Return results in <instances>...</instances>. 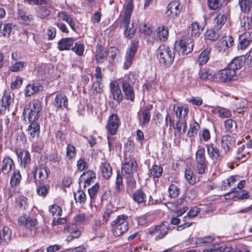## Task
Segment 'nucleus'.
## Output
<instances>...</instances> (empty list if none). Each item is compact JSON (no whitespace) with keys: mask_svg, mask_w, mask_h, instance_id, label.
I'll return each mask as SVG.
<instances>
[{"mask_svg":"<svg viewBox=\"0 0 252 252\" xmlns=\"http://www.w3.org/2000/svg\"><path fill=\"white\" fill-rule=\"evenodd\" d=\"M138 46V41L135 39L131 41L130 45L128 47L126 53L125 61L123 66L124 69H127L132 65Z\"/></svg>","mask_w":252,"mask_h":252,"instance_id":"obj_5","label":"nucleus"},{"mask_svg":"<svg viewBox=\"0 0 252 252\" xmlns=\"http://www.w3.org/2000/svg\"><path fill=\"white\" fill-rule=\"evenodd\" d=\"M18 19L21 20V23L28 25L32 20V16L23 10H18Z\"/></svg>","mask_w":252,"mask_h":252,"instance_id":"obj_34","label":"nucleus"},{"mask_svg":"<svg viewBox=\"0 0 252 252\" xmlns=\"http://www.w3.org/2000/svg\"><path fill=\"white\" fill-rule=\"evenodd\" d=\"M13 168H14L13 160L9 157H5L2 160L1 171L4 174H7Z\"/></svg>","mask_w":252,"mask_h":252,"instance_id":"obj_19","label":"nucleus"},{"mask_svg":"<svg viewBox=\"0 0 252 252\" xmlns=\"http://www.w3.org/2000/svg\"><path fill=\"white\" fill-rule=\"evenodd\" d=\"M241 9L243 12L249 11L252 6V0H239Z\"/></svg>","mask_w":252,"mask_h":252,"instance_id":"obj_51","label":"nucleus"},{"mask_svg":"<svg viewBox=\"0 0 252 252\" xmlns=\"http://www.w3.org/2000/svg\"><path fill=\"white\" fill-rule=\"evenodd\" d=\"M130 21H128L127 22H125L124 20H123L122 24L125 27V30L124 31V35L127 38H131L134 35L136 28L133 27V24H129Z\"/></svg>","mask_w":252,"mask_h":252,"instance_id":"obj_25","label":"nucleus"},{"mask_svg":"<svg viewBox=\"0 0 252 252\" xmlns=\"http://www.w3.org/2000/svg\"><path fill=\"white\" fill-rule=\"evenodd\" d=\"M32 174L35 181H38L40 184L44 182L48 177V170L45 167H34L32 170Z\"/></svg>","mask_w":252,"mask_h":252,"instance_id":"obj_9","label":"nucleus"},{"mask_svg":"<svg viewBox=\"0 0 252 252\" xmlns=\"http://www.w3.org/2000/svg\"><path fill=\"white\" fill-rule=\"evenodd\" d=\"M173 110L175 112L176 116L180 119H185L189 112V109L187 107H183L179 105H174Z\"/></svg>","mask_w":252,"mask_h":252,"instance_id":"obj_36","label":"nucleus"},{"mask_svg":"<svg viewBox=\"0 0 252 252\" xmlns=\"http://www.w3.org/2000/svg\"><path fill=\"white\" fill-rule=\"evenodd\" d=\"M215 29L208 30L205 33V37L211 41H216L220 37V33L218 31L216 32Z\"/></svg>","mask_w":252,"mask_h":252,"instance_id":"obj_42","label":"nucleus"},{"mask_svg":"<svg viewBox=\"0 0 252 252\" xmlns=\"http://www.w3.org/2000/svg\"><path fill=\"white\" fill-rule=\"evenodd\" d=\"M76 149L74 145L68 144L66 148V157L70 160L72 161L76 156Z\"/></svg>","mask_w":252,"mask_h":252,"instance_id":"obj_48","label":"nucleus"},{"mask_svg":"<svg viewBox=\"0 0 252 252\" xmlns=\"http://www.w3.org/2000/svg\"><path fill=\"white\" fill-rule=\"evenodd\" d=\"M132 77V75L129 74L126 75L123 78L120 79V82L121 84L125 98L131 101H133L135 98L134 91L131 79V78Z\"/></svg>","mask_w":252,"mask_h":252,"instance_id":"obj_4","label":"nucleus"},{"mask_svg":"<svg viewBox=\"0 0 252 252\" xmlns=\"http://www.w3.org/2000/svg\"><path fill=\"white\" fill-rule=\"evenodd\" d=\"M199 128V125L196 122H193L190 124V128L188 132V135L189 137H194L197 134Z\"/></svg>","mask_w":252,"mask_h":252,"instance_id":"obj_47","label":"nucleus"},{"mask_svg":"<svg viewBox=\"0 0 252 252\" xmlns=\"http://www.w3.org/2000/svg\"><path fill=\"white\" fill-rule=\"evenodd\" d=\"M74 196L76 202L81 203L86 200V194L82 190H78L77 192H74Z\"/></svg>","mask_w":252,"mask_h":252,"instance_id":"obj_57","label":"nucleus"},{"mask_svg":"<svg viewBox=\"0 0 252 252\" xmlns=\"http://www.w3.org/2000/svg\"><path fill=\"white\" fill-rule=\"evenodd\" d=\"M42 86L37 83L29 84L27 86L25 89V95L27 96H31L34 94L42 91Z\"/></svg>","mask_w":252,"mask_h":252,"instance_id":"obj_28","label":"nucleus"},{"mask_svg":"<svg viewBox=\"0 0 252 252\" xmlns=\"http://www.w3.org/2000/svg\"><path fill=\"white\" fill-rule=\"evenodd\" d=\"M149 171L151 176L155 178L160 177L163 170L160 166L158 165H154L152 166V168L149 170Z\"/></svg>","mask_w":252,"mask_h":252,"instance_id":"obj_45","label":"nucleus"},{"mask_svg":"<svg viewBox=\"0 0 252 252\" xmlns=\"http://www.w3.org/2000/svg\"><path fill=\"white\" fill-rule=\"evenodd\" d=\"M211 50V47H207L201 53L197 59L199 64H204L207 63L210 58Z\"/></svg>","mask_w":252,"mask_h":252,"instance_id":"obj_31","label":"nucleus"},{"mask_svg":"<svg viewBox=\"0 0 252 252\" xmlns=\"http://www.w3.org/2000/svg\"><path fill=\"white\" fill-rule=\"evenodd\" d=\"M119 125L120 121L118 116L113 114L109 116L106 127L109 133L113 135L116 134Z\"/></svg>","mask_w":252,"mask_h":252,"instance_id":"obj_8","label":"nucleus"},{"mask_svg":"<svg viewBox=\"0 0 252 252\" xmlns=\"http://www.w3.org/2000/svg\"><path fill=\"white\" fill-rule=\"evenodd\" d=\"M189 29L191 30L192 36H198L203 31V28L197 22H193L189 26Z\"/></svg>","mask_w":252,"mask_h":252,"instance_id":"obj_38","label":"nucleus"},{"mask_svg":"<svg viewBox=\"0 0 252 252\" xmlns=\"http://www.w3.org/2000/svg\"><path fill=\"white\" fill-rule=\"evenodd\" d=\"M50 14V11L48 8L44 6H41L39 8L38 16L40 18H45L49 16Z\"/></svg>","mask_w":252,"mask_h":252,"instance_id":"obj_63","label":"nucleus"},{"mask_svg":"<svg viewBox=\"0 0 252 252\" xmlns=\"http://www.w3.org/2000/svg\"><path fill=\"white\" fill-rule=\"evenodd\" d=\"M182 9L179 1H172L167 6L165 15L168 19L173 21L180 14Z\"/></svg>","mask_w":252,"mask_h":252,"instance_id":"obj_6","label":"nucleus"},{"mask_svg":"<svg viewBox=\"0 0 252 252\" xmlns=\"http://www.w3.org/2000/svg\"><path fill=\"white\" fill-rule=\"evenodd\" d=\"M226 19L227 16L223 11L219 12L214 20V29L219 31L225 23Z\"/></svg>","mask_w":252,"mask_h":252,"instance_id":"obj_18","label":"nucleus"},{"mask_svg":"<svg viewBox=\"0 0 252 252\" xmlns=\"http://www.w3.org/2000/svg\"><path fill=\"white\" fill-rule=\"evenodd\" d=\"M57 17L60 20L65 21L68 23L73 31H75V23L70 15L66 12L63 11H60L58 13Z\"/></svg>","mask_w":252,"mask_h":252,"instance_id":"obj_21","label":"nucleus"},{"mask_svg":"<svg viewBox=\"0 0 252 252\" xmlns=\"http://www.w3.org/2000/svg\"><path fill=\"white\" fill-rule=\"evenodd\" d=\"M108 55L107 51L101 46H97L95 52V59L97 62L105 58Z\"/></svg>","mask_w":252,"mask_h":252,"instance_id":"obj_40","label":"nucleus"},{"mask_svg":"<svg viewBox=\"0 0 252 252\" xmlns=\"http://www.w3.org/2000/svg\"><path fill=\"white\" fill-rule=\"evenodd\" d=\"M68 99L66 96L62 94H58L53 102L55 107L58 110H63L64 109H67L68 108Z\"/></svg>","mask_w":252,"mask_h":252,"instance_id":"obj_12","label":"nucleus"},{"mask_svg":"<svg viewBox=\"0 0 252 252\" xmlns=\"http://www.w3.org/2000/svg\"><path fill=\"white\" fill-rule=\"evenodd\" d=\"M71 50L77 55L82 56L84 51V46L83 44L76 43Z\"/></svg>","mask_w":252,"mask_h":252,"instance_id":"obj_61","label":"nucleus"},{"mask_svg":"<svg viewBox=\"0 0 252 252\" xmlns=\"http://www.w3.org/2000/svg\"><path fill=\"white\" fill-rule=\"evenodd\" d=\"M159 62L165 67L171 65L174 60V53L171 50L165 45H161L157 50Z\"/></svg>","mask_w":252,"mask_h":252,"instance_id":"obj_2","label":"nucleus"},{"mask_svg":"<svg viewBox=\"0 0 252 252\" xmlns=\"http://www.w3.org/2000/svg\"><path fill=\"white\" fill-rule=\"evenodd\" d=\"M241 25L245 30H248L250 31V32H252V18L244 17L241 22Z\"/></svg>","mask_w":252,"mask_h":252,"instance_id":"obj_52","label":"nucleus"},{"mask_svg":"<svg viewBox=\"0 0 252 252\" xmlns=\"http://www.w3.org/2000/svg\"><path fill=\"white\" fill-rule=\"evenodd\" d=\"M208 5L210 9L216 10L222 5V0H208Z\"/></svg>","mask_w":252,"mask_h":252,"instance_id":"obj_58","label":"nucleus"},{"mask_svg":"<svg viewBox=\"0 0 252 252\" xmlns=\"http://www.w3.org/2000/svg\"><path fill=\"white\" fill-rule=\"evenodd\" d=\"M169 196L172 198L177 197L180 193V188L174 184L171 185L168 188Z\"/></svg>","mask_w":252,"mask_h":252,"instance_id":"obj_54","label":"nucleus"},{"mask_svg":"<svg viewBox=\"0 0 252 252\" xmlns=\"http://www.w3.org/2000/svg\"><path fill=\"white\" fill-rule=\"evenodd\" d=\"M232 138L229 135L223 136L220 140V146L223 152L226 154L230 150L232 145Z\"/></svg>","mask_w":252,"mask_h":252,"instance_id":"obj_26","label":"nucleus"},{"mask_svg":"<svg viewBox=\"0 0 252 252\" xmlns=\"http://www.w3.org/2000/svg\"><path fill=\"white\" fill-rule=\"evenodd\" d=\"M49 212L52 214L53 220H65L64 217H62V210L61 208L57 205H53L49 207Z\"/></svg>","mask_w":252,"mask_h":252,"instance_id":"obj_23","label":"nucleus"},{"mask_svg":"<svg viewBox=\"0 0 252 252\" xmlns=\"http://www.w3.org/2000/svg\"><path fill=\"white\" fill-rule=\"evenodd\" d=\"M196 162H207L204 148L199 149L196 153Z\"/></svg>","mask_w":252,"mask_h":252,"instance_id":"obj_55","label":"nucleus"},{"mask_svg":"<svg viewBox=\"0 0 252 252\" xmlns=\"http://www.w3.org/2000/svg\"><path fill=\"white\" fill-rule=\"evenodd\" d=\"M199 76L201 80L206 81L212 79L214 74L210 69L204 68L200 71Z\"/></svg>","mask_w":252,"mask_h":252,"instance_id":"obj_37","label":"nucleus"},{"mask_svg":"<svg viewBox=\"0 0 252 252\" xmlns=\"http://www.w3.org/2000/svg\"><path fill=\"white\" fill-rule=\"evenodd\" d=\"M111 225L113 233L116 237L122 235L128 228L127 221H112Z\"/></svg>","mask_w":252,"mask_h":252,"instance_id":"obj_10","label":"nucleus"},{"mask_svg":"<svg viewBox=\"0 0 252 252\" xmlns=\"http://www.w3.org/2000/svg\"><path fill=\"white\" fill-rule=\"evenodd\" d=\"M11 232L9 228L4 226L1 231H0V244L6 245L11 239Z\"/></svg>","mask_w":252,"mask_h":252,"instance_id":"obj_27","label":"nucleus"},{"mask_svg":"<svg viewBox=\"0 0 252 252\" xmlns=\"http://www.w3.org/2000/svg\"><path fill=\"white\" fill-rule=\"evenodd\" d=\"M40 126L38 124L33 122L28 126L27 131L32 138L37 137L39 134Z\"/></svg>","mask_w":252,"mask_h":252,"instance_id":"obj_33","label":"nucleus"},{"mask_svg":"<svg viewBox=\"0 0 252 252\" xmlns=\"http://www.w3.org/2000/svg\"><path fill=\"white\" fill-rule=\"evenodd\" d=\"M137 163L134 158H126L122 166V172L131 175L136 171Z\"/></svg>","mask_w":252,"mask_h":252,"instance_id":"obj_7","label":"nucleus"},{"mask_svg":"<svg viewBox=\"0 0 252 252\" xmlns=\"http://www.w3.org/2000/svg\"><path fill=\"white\" fill-rule=\"evenodd\" d=\"M132 1L133 0H126V3L124 5L125 16L123 20H124L125 22L130 21L131 15L133 9Z\"/></svg>","mask_w":252,"mask_h":252,"instance_id":"obj_29","label":"nucleus"},{"mask_svg":"<svg viewBox=\"0 0 252 252\" xmlns=\"http://www.w3.org/2000/svg\"><path fill=\"white\" fill-rule=\"evenodd\" d=\"M235 71L230 68L228 66L227 68L220 70L219 72V78L223 82L230 81L235 79Z\"/></svg>","mask_w":252,"mask_h":252,"instance_id":"obj_16","label":"nucleus"},{"mask_svg":"<svg viewBox=\"0 0 252 252\" xmlns=\"http://www.w3.org/2000/svg\"><path fill=\"white\" fill-rule=\"evenodd\" d=\"M239 40L238 49L243 50L246 48L252 40V32H247L241 34Z\"/></svg>","mask_w":252,"mask_h":252,"instance_id":"obj_15","label":"nucleus"},{"mask_svg":"<svg viewBox=\"0 0 252 252\" xmlns=\"http://www.w3.org/2000/svg\"><path fill=\"white\" fill-rule=\"evenodd\" d=\"M146 194L142 190H137L133 194V200L138 203L145 201Z\"/></svg>","mask_w":252,"mask_h":252,"instance_id":"obj_49","label":"nucleus"},{"mask_svg":"<svg viewBox=\"0 0 252 252\" xmlns=\"http://www.w3.org/2000/svg\"><path fill=\"white\" fill-rule=\"evenodd\" d=\"M41 110L40 102L38 100L32 101L26 104L23 111L25 118H28L31 122H34L38 119Z\"/></svg>","mask_w":252,"mask_h":252,"instance_id":"obj_1","label":"nucleus"},{"mask_svg":"<svg viewBox=\"0 0 252 252\" xmlns=\"http://www.w3.org/2000/svg\"><path fill=\"white\" fill-rule=\"evenodd\" d=\"M12 30V25L8 23L4 24L2 29L0 28V37H8Z\"/></svg>","mask_w":252,"mask_h":252,"instance_id":"obj_50","label":"nucleus"},{"mask_svg":"<svg viewBox=\"0 0 252 252\" xmlns=\"http://www.w3.org/2000/svg\"><path fill=\"white\" fill-rule=\"evenodd\" d=\"M109 87L113 99L120 103L123 99V95L120 89L118 82L116 81H111L110 83Z\"/></svg>","mask_w":252,"mask_h":252,"instance_id":"obj_11","label":"nucleus"},{"mask_svg":"<svg viewBox=\"0 0 252 252\" xmlns=\"http://www.w3.org/2000/svg\"><path fill=\"white\" fill-rule=\"evenodd\" d=\"M65 229L71 234L67 238L68 241H70L74 238H78L81 235L80 231L74 223H71L67 227H65Z\"/></svg>","mask_w":252,"mask_h":252,"instance_id":"obj_24","label":"nucleus"},{"mask_svg":"<svg viewBox=\"0 0 252 252\" xmlns=\"http://www.w3.org/2000/svg\"><path fill=\"white\" fill-rule=\"evenodd\" d=\"M212 113L221 118H228L231 116V111L225 108L217 107L211 110Z\"/></svg>","mask_w":252,"mask_h":252,"instance_id":"obj_22","label":"nucleus"},{"mask_svg":"<svg viewBox=\"0 0 252 252\" xmlns=\"http://www.w3.org/2000/svg\"><path fill=\"white\" fill-rule=\"evenodd\" d=\"M244 62L240 58H235L233 59L230 63L228 64V66L235 71L236 70L239 69L243 65Z\"/></svg>","mask_w":252,"mask_h":252,"instance_id":"obj_39","label":"nucleus"},{"mask_svg":"<svg viewBox=\"0 0 252 252\" xmlns=\"http://www.w3.org/2000/svg\"><path fill=\"white\" fill-rule=\"evenodd\" d=\"M95 179V173L92 171L84 172L79 178L80 183L84 182V186L86 187L87 185H90L92 181Z\"/></svg>","mask_w":252,"mask_h":252,"instance_id":"obj_20","label":"nucleus"},{"mask_svg":"<svg viewBox=\"0 0 252 252\" xmlns=\"http://www.w3.org/2000/svg\"><path fill=\"white\" fill-rule=\"evenodd\" d=\"M75 38L73 37L63 38L58 43V47L60 51L68 50L73 45Z\"/></svg>","mask_w":252,"mask_h":252,"instance_id":"obj_17","label":"nucleus"},{"mask_svg":"<svg viewBox=\"0 0 252 252\" xmlns=\"http://www.w3.org/2000/svg\"><path fill=\"white\" fill-rule=\"evenodd\" d=\"M15 152L18 157H21L22 159V161L26 164L30 162V154L29 152L27 150H23L22 152L19 153L17 149L15 150Z\"/></svg>","mask_w":252,"mask_h":252,"instance_id":"obj_46","label":"nucleus"},{"mask_svg":"<svg viewBox=\"0 0 252 252\" xmlns=\"http://www.w3.org/2000/svg\"><path fill=\"white\" fill-rule=\"evenodd\" d=\"M207 154L210 158L213 160L219 161L222 158V155L220 153L219 150L215 147L212 143L206 145Z\"/></svg>","mask_w":252,"mask_h":252,"instance_id":"obj_14","label":"nucleus"},{"mask_svg":"<svg viewBox=\"0 0 252 252\" xmlns=\"http://www.w3.org/2000/svg\"><path fill=\"white\" fill-rule=\"evenodd\" d=\"M27 63L24 62H16L11 65L9 69L12 72H18L22 70L23 68L26 66Z\"/></svg>","mask_w":252,"mask_h":252,"instance_id":"obj_56","label":"nucleus"},{"mask_svg":"<svg viewBox=\"0 0 252 252\" xmlns=\"http://www.w3.org/2000/svg\"><path fill=\"white\" fill-rule=\"evenodd\" d=\"M100 167L102 177L105 179H108L112 174L110 165L109 163L104 162L101 164Z\"/></svg>","mask_w":252,"mask_h":252,"instance_id":"obj_35","label":"nucleus"},{"mask_svg":"<svg viewBox=\"0 0 252 252\" xmlns=\"http://www.w3.org/2000/svg\"><path fill=\"white\" fill-rule=\"evenodd\" d=\"M224 126L228 130H231L236 127V123L232 119H227L224 121Z\"/></svg>","mask_w":252,"mask_h":252,"instance_id":"obj_64","label":"nucleus"},{"mask_svg":"<svg viewBox=\"0 0 252 252\" xmlns=\"http://www.w3.org/2000/svg\"><path fill=\"white\" fill-rule=\"evenodd\" d=\"M185 177L191 185H194L196 182V177L191 169H186L185 171Z\"/></svg>","mask_w":252,"mask_h":252,"instance_id":"obj_41","label":"nucleus"},{"mask_svg":"<svg viewBox=\"0 0 252 252\" xmlns=\"http://www.w3.org/2000/svg\"><path fill=\"white\" fill-rule=\"evenodd\" d=\"M166 225L165 224L164 222L161 224L160 225H157L155 226V231H149V232L151 234H153L155 233V232L158 231V230L160 231L159 234L157 235L156 237V240H159L162 238H163L167 233Z\"/></svg>","mask_w":252,"mask_h":252,"instance_id":"obj_32","label":"nucleus"},{"mask_svg":"<svg viewBox=\"0 0 252 252\" xmlns=\"http://www.w3.org/2000/svg\"><path fill=\"white\" fill-rule=\"evenodd\" d=\"M150 110V108H146L142 111L140 114H138L139 123L141 126H145L149 123L151 118Z\"/></svg>","mask_w":252,"mask_h":252,"instance_id":"obj_30","label":"nucleus"},{"mask_svg":"<svg viewBox=\"0 0 252 252\" xmlns=\"http://www.w3.org/2000/svg\"><path fill=\"white\" fill-rule=\"evenodd\" d=\"M14 103V94L9 90L4 92L2 97V107L5 111L10 110V108Z\"/></svg>","mask_w":252,"mask_h":252,"instance_id":"obj_13","label":"nucleus"},{"mask_svg":"<svg viewBox=\"0 0 252 252\" xmlns=\"http://www.w3.org/2000/svg\"><path fill=\"white\" fill-rule=\"evenodd\" d=\"M228 45L224 39L222 38L217 43V48L220 52L223 53L228 49Z\"/></svg>","mask_w":252,"mask_h":252,"instance_id":"obj_62","label":"nucleus"},{"mask_svg":"<svg viewBox=\"0 0 252 252\" xmlns=\"http://www.w3.org/2000/svg\"><path fill=\"white\" fill-rule=\"evenodd\" d=\"M16 203L21 208L26 209L28 207L27 198L24 196H20L16 199Z\"/></svg>","mask_w":252,"mask_h":252,"instance_id":"obj_59","label":"nucleus"},{"mask_svg":"<svg viewBox=\"0 0 252 252\" xmlns=\"http://www.w3.org/2000/svg\"><path fill=\"white\" fill-rule=\"evenodd\" d=\"M194 44L192 40L188 37H182L175 42V49L179 55H186L193 50Z\"/></svg>","mask_w":252,"mask_h":252,"instance_id":"obj_3","label":"nucleus"},{"mask_svg":"<svg viewBox=\"0 0 252 252\" xmlns=\"http://www.w3.org/2000/svg\"><path fill=\"white\" fill-rule=\"evenodd\" d=\"M174 128H175L180 134L185 133L187 129L186 120L185 119H180L177 123Z\"/></svg>","mask_w":252,"mask_h":252,"instance_id":"obj_43","label":"nucleus"},{"mask_svg":"<svg viewBox=\"0 0 252 252\" xmlns=\"http://www.w3.org/2000/svg\"><path fill=\"white\" fill-rule=\"evenodd\" d=\"M100 84L101 82H97V81L93 84L91 89V93L93 95H95L98 93H101L102 92L103 90L100 87Z\"/></svg>","mask_w":252,"mask_h":252,"instance_id":"obj_60","label":"nucleus"},{"mask_svg":"<svg viewBox=\"0 0 252 252\" xmlns=\"http://www.w3.org/2000/svg\"><path fill=\"white\" fill-rule=\"evenodd\" d=\"M21 180V176L19 171H14L11 177L10 184L11 187L16 186L19 185Z\"/></svg>","mask_w":252,"mask_h":252,"instance_id":"obj_44","label":"nucleus"},{"mask_svg":"<svg viewBox=\"0 0 252 252\" xmlns=\"http://www.w3.org/2000/svg\"><path fill=\"white\" fill-rule=\"evenodd\" d=\"M157 33L158 38L162 41L166 40L168 36V31L164 27H159L158 28Z\"/></svg>","mask_w":252,"mask_h":252,"instance_id":"obj_53","label":"nucleus"}]
</instances>
